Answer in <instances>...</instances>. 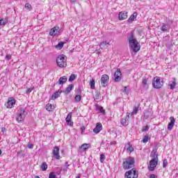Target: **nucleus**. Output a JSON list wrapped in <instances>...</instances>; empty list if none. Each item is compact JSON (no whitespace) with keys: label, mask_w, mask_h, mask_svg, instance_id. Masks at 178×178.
Returning <instances> with one entry per match:
<instances>
[{"label":"nucleus","mask_w":178,"mask_h":178,"mask_svg":"<svg viewBox=\"0 0 178 178\" xmlns=\"http://www.w3.org/2000/svg\"><path fill=\"white\" fill-rule=\"evenodd\" d=\"M128 41L129 42L130 49H132L134 52H138L140 45H138V41L134 38V35L133 33L128 38Z\"/></svg>","instance_id":"obj_1"},{"label":"nucleus","mask_w":178,"mask_h":178,"mask_svg":"<svg viewBox=\"0 0 178 178\" xmlns=\"http://www.w3.org/2000/svg\"><path fill=\"white\" fill-rule=\"evenodd\" d=\"M135 160L133 157H129L128 159L123 161L122 167L123 169H131L134 166Z\"/></svg>","instance_id":"obj_2"},{"label":"nucleus","mask_w":178,"mask_h":178,"mask_svg":"<svg viewBox=\"0 0 178 178\" xmlns=\"http://www.w3.org/2000/svg\"><path fill=\"white\" fill-rule=\"evenodd\" d=\"M152 86L154 88H162L163 86V79L159 76H155L153 79Z\"/></svg>","instance_id":"obj_3"},{"label":"nucleus","mask_w":178,"mask_h":178,"mask_svg":"<svg viewBox=\"0 0 178 178\" xmlns=\"http://www.w3.org/2000/svg\"><path fill=\"white\" fill-rule=\"evenodd\" d=\"M24 119H26V111L23 108H21L16 113V120L20 123V122H23Z\"/></svg>","instance_id":"obj_4"},{"label":"nucleus","mask_w":178,"mask_h":178,"mask_svg":"<svg viewBox=\"0 0 178 178\" xmlns=\"http://www.w3.org/2000/svg\"><path fill=\"white\" fill-rule=\"evenodd\" d=\"M56 63L59 67H66V60L63 55H60L56 58Z\"/></svg>","instance_id":"obj_5"},{"label":"nucleus","mask_w":178,"mask_h":178,"mask_svg":"<svg viewBox=\"0 0 178 178\" xmlns=\"http://www.w3.org/2000/svg\"><path fill=\"white\" fill-rule=\"evenodd\" d=\"M125 177L127 178H137L138 177V173L136 171L134 168L125 172Z\"/></svg>","instance_id":"obj_6"},{"label":"nucleus","mask_w":178,"mask_h":178,"mask_svg":"<svg viewBox=\"0 0 178 178\" xmlns=\"http://www.w3.org/2000/svg\"><path fill=\"white\" fill-rule=\"evenodd\" d=\"M108 83H109V76H108V74L102 75L101 77V84L102 87H106V86H108Z\"/></svg>","instance_id":"obj_7"},{"label":"nucleus","mask_w":178,"mask_h":178,"mask_svg":"<svg viewBox=\"0 0 178 178\" xmlns=\"http://www.w3.org/2000/svg\"><path fill=\"white\" fill-rule=\"evenodd\" d=\"M61 33L62 31L60 30V28H59V26H54L50 30L49 35L55 36L58 34H60Z\"/></svg>","instance_id":"obj_8"},{"label":"nucleus","mask_w":178,"mask_h":178,"mask_svg":"<svg viewBox=\"0 0 178 178\" xmlns=\"http://www.w3.org/2000/svg\"><path fill=\"white\" fill-rule=\"evenodd\" d=\"M16 104V100L13 97H9L7 104H6V108L9 109H12L13 108V105Z\"/></svg>","instance_id":"obj_9"},{"label":"nucleus","mask_w":178,"mask_h":178,"mask_svg":"<svg viewBox=\"0 0 178 178\" xmlns=\"http://www.w3.org/2000/svg\"><path fill=\"white\" fill-rule=\"evenodd\" d=\"M114 81L115 83H119L120 80H122V72H120V70L118 69L117 72L114 73Z\"/></svg>","instance_id":"obj_10"},{"label":"nucleus","mask_w":178,"mask_h":178,"mask_svg":"<svg viewBox=\"0 0 178 178\" xmlns=\"http://www.w3.org/2000/svg\"><path fill=\"white\" fill-rule=\"evenodd\" d=\"M170 24H172L171 21L167 24L163 23L162 26L160 27V30L163 31V33H166V31H168L169 29H170Z\"/></svg>","instance_id":"obj_11"},{"label":"nucleus","mask_w":178,"mask_h":178,"mask_svg":"<svg viewBox=\"0 0 178 178\" xmlns=\"http://www.w3.org/2000/svg\"><path fill=\"white\" fill-rule=\"evenodd\" d=\"M158 165V161L156 160H151L149 161V170L150 172H153V170H155V168H156V165Z\"/></svg>","instance_id":"obj_12"},{"label":"nucleus","mask_w":178,"mask_h":178,"mask_svg":"<svg viewBox=\"0 0 178 178\" xmlns=\"http://www.w3.org/2000/svg\"><path fill=\"white\" fill-rule=\"evenodd\" d=\"M88 148H91V145L90 143H83L79 147L81 152H86Z\"/></svg>","instance_id":"obj_13"},{"label":"nucleus","mask_w":178,"mask_h":178,"mask_svg":"<svg viewBox=\"0 0 178 178\" xmlns=\"http://www.w3.org/2000/svg\"><path fill=\"white\" fill-rule=\"evenodd\" d=\"M53 154L56 159H60V156L59 155V147L58 146L54 147L53 149Z\"/></svg>","instance_id":"obj_14"},{"label":"nucleus","mask_w":178,"mask_h":178,"mask_svg":"<svg viewBox=\"0 0 178 178\" xmlns=\"http://www.w3.org/2000/svg\"><path fill=\"white\" fill-rule=\"evenodd\" d=\"M63 91L61 90H58V91L55 92L52 95L50 99L52 101L56 99V98H59L60 97V95L62 94Z\"/></svg>","instance_id":"obj_15"},{"label":"nucleus","mask_w":178,"mask_h":178,"mask_svg":"<svg viewBox=\"0 0 178 178\" xmlns=\"http://www.w3.org/2000/svg\"><path fill=\"white\" fill-rule=\"evenodd\" d=\"M119 20H126L127 19V12L122 11L119 13L118 15Z\"/></svg>","instance_id":"obj_16"},{"label":"nucleus","mask_w":178,"mask_h":178,"mask_svg":"<svg viewBox=\"0 0 178 178\" xmlns=\"http://www.w3.org/2000/svg\"><path fill=\"white\" fill-rule=\"evenodd\" d=\"M67 81V76H63L60 77L58 81L57 82L60 86H63L65 83Z\"/></svg>","instance_id":"obj_17"},{"label":"nucleus","mask_w":178,"mask_h":178,"mask_svg":"<svg viewBox=\"0 0 178 178\" xmlns=\"http://www.w3.org/2000/svg\"><path fill=\"white\" fill-rule=\"evenodd\" d=\"M170 122L168 125V130H172L173 129V126H175V118L170 117Z\"/></svg>","instance_id":"obj_18"},{"label":"nucleus","mask_w":178,"mask_h":178,"mask_svg":"<svg viewBox=\"0 0 178 178\" xmlns=\"http://www.w3.org/2000/svg\"><path fill=\"white\" fill-rule=\"evenodd\" d=\"M101 130H102V124L97 123L95 128L93 129V131L96 134H98V133H99V131H101Z\"/></svg>","instance_id":"obj_19"},{"label":"nucleus","mask_w":178,"mask_h":178,"mask_svg":"<svg viewBox=\"0 0 178 178\" xmlns=\"http://www.w3.org/2000/svg\"><path fill=\"white\" fill-rule=\"evenodd\" d=\"M108 47H109V42L104 41L99 44V47L101 49H106Z\"/></svg>","instance_id":"obj_20"},{"label":"nucleus","mask_w":178,"mask_h":178,"mask_svg":"<svg viewBox=\"0 0 178 178\" xmlns=\"http://www.w3.org/2000/svg\"><path fill=\"white\" fill-rule=\"evenodd\" d=\"M150 156H152V158H153V159L152 161H158V153H156V152H155V150H153L151 152Z\"/></svg>","instance_id":"obj_21"},{"label":"nucleus","mask_w":178,"mask_h":178,"mask_svg":"<svg viewBox=\"0 0 178 178\" xmlns=\"http://www.w3.org/2000/svg\"><path fill=\"white\" fill-rule=\"evenodd\" d=\"M67 124H72V113H68L65 118Z\"/></svg>","instance_id":"obj_22"},{"label":"nucleus","mask_w":178,"mask_h":178,"mask_svg":"<svg viewBox=\"0 0 178 178\" xmlns=\"http://www.w3.org/2000/svg\"><path fill=\"white\" fill-rule=\"evenodd\" d=\"M142 84L143 86V88H145V90H148V79H143L142 81Z\"/></svg>","instance_id":"obj_23"},{"label":"nucleus","mask_w":178,"mask_h":178,"mask_svg":"<svg viewBox=\"0 0 178 178\" xmlns=\"http://www.w3.org/2000/svg\"><path fill=\"white\" fill-rule=\"evenodd\" d=\"M73 87H74L73 84L69 85V86L66 88L65 90L64 91L65 94L67 95L72 91V89L73 88Z\"/></svg>","instance_id":"obj_24"},{"label":"nucleus","mask_w":178,"mask_h":178,"mask_svg":"<svg viewBox=\"0 0 178 178\" xmlns=\"http://www.w3.org/2000/svg\"><path fill=\"white\" fill-rule=\"evenodd\" d=\"M136 17H137V13H134V14L131 15L129 18L128 22H134V19H136Z\"/></svg>","instance_id":"obj_25"},{"label":"nucleus","mask_w":178,"mask_h":178,"mask_svg":"<svg viewBox=\"0 0 178 178\" xmlns=\"http://www.w3.org/2000/svg\"><path fill=\"white\" fill-rule=\"evenodd\" d=\"M46 109L47 111H48L49 112H52V111H54V107H52V104H47L46 105Z\"/></svg>","instance_id":"obj_26"},{"label":"nucleus","mask_w":178,"mask_h":178,"mask_svg":"<svg viewBox=\"0 0 178 178\" xmlns=\"http://www.w3.org/2000/svg\"><path fill=\"white\" fill-rule=\"evenodd\" d=\"M63 45H65V42H60L57 45H56V48L57 49H62V48H63Z\"/></svg>","instance_id":"obj_27"},{"label":"nucleus","mask_w":178,"mask_h":178,"mask_svg":"<svg viewBox=\"0 0 178 178\" xmlns=\"http://www.w3.org/2000/svg\"><path fill=\"white\" fill-rule=\"evenodd\" d=\"M76 74H72L68 79V81H70V83H72V81H74V80H76Z\"/></svg>","instance_id":"obj_28"},{"label":"nucleus","mask_w":178,"mask_h":178,"mask_svg":"<svg viewBox=\"0 0 178 178\" xmlns=\"http://www.w3.org/2000/svg\"><path fill=\"white\" fill-rule=\"evenodd\" d=\"M41 169L43 172H45V170L48 169V165L47 164V163L44 162L42 164Z\"/></svg>","instance_id":"obj_29"},{"label":"nucleus","mask_w":178,"mask_h":178,"mask_svg":"<svg viewBox=\"0 0 178 178\" xmlns=\"http://www.w3.org/2000/svg\"><path fill=\"white\" fill-rule=\"evenodd\" d=\"M90 88L92 90L95 89V81L94 79H92L90 82Z\"/></svg>","instance_id":"obj_30"},{"label":"nucleus","mask_w":178,"mask_h":178,"mask_svg":"<svg viewBox=\"0 0 178 178\" xmlns=\"http://www.w3.org/2000/svg\"><path fill=\"white\" fill-rule=\"evenodd\" d=\"M97 111H99L100 113L105 115V110H104V107L101 106H97Z\"/></svg>","instance_id":"obj_31"},{"label":"nucleus","mask_w":178,"mask_h":178,"mask_svg":"<svg viewBox=\"0 0 178 178\" xmlns=\"http://www.w3.org/2000/svg\"><path fill=\"white\" fill-rule=\"evenodd\" d=\"M121 124L122 126H127V124H129V122H127V120L126 118H122L121 120Z\"/></svg>","instance_id":"obj_32"},{"label":"nucleus","mask_w":178,"mask_h":178,"mask_svg":"<svg viewBox=\"0 0 178 178\" xmlns=\"http://www.w3.org/2000/svg\"><path fill=\"white\" fill-rule=\"evenodd\" d=\"M99 92H98V90L95 91V95L94 96V99L95 101H97V99H99Z\"/></svg>","instance_id":"obj_33"},{"label":"nucleus","mask_w":178,"mask_h":178,"mask_svg":"<svg viewBox=\"0 0 178 178\" xmlns=\"http://www.w3.org/2000/svg\"><path fill=\"white\" fill-rule=\"evenodd\" d=\"M75 102H80L81 101V96L80 95H76L74 97Z\"/></svg>","instance_id":"obj_34"},{"label":"nucleus","mask_w":178,"mask_h":178,"mask_svg":"<svg viewBox=\"0 0 178 178\" xmlns=\"http://www.w3.org/2000/svg\"><path fill=\"white\" fill-rule=\"evenodd\" d=\"M176 84H177L176 83V81H172V83L170 84V90H173L175 88V87H176Z\"/></svg>","instance_id":"obj_35"},{"label":"nucleus","mask_w":178,"mask_h":178,"mask_svg":"<svg viewBox=\"0 0 178 178\" xmlns=\"http://www.w3.org/2000/svg\"><path fill=\"white\" fill-rule=\"evenodd\" d=\"M129 147L127 148V151L128 152H133L134 151V148L132 146H130V143L128 144Z\"/></svg>","instance_id":"obj_36"},{"label":"nucleus","mask_w":178,"mask_h":178,"mask_svg":"<svg viewBox=\"0 0 178 178\" xmlns=\"http://www.w3.org/2000/svg\"><path fill=\"white\" fill-rule=\"evenodd\" d=\"M150 115H151V113L149 111H146L144 113V118L145 119H148V118H149Z\"/></svg>","instance_id":"obj_37"},{"label":"nucleus","mask_w":178,"mask_h":178,"mask_svg":"<svg viewBox=\"0 0 178 178\" xmlns=\"http://www.w3.org/2000/svg\"><path fill=\"white\" fill-rule=\"evenodd\" d=\"M148 138H149V136H145L143 139L142 140V143H144L145 144L148 143Z\"/></svg>","instance_id":"obj_38"},{"label":"nucleus","mask_w":178,"mask_h":178,"mask_svg":"<svg viewBox=\"0 0 178 178\" xmlns=\"http://www.w3.org/2000/svg\"><path fill=\"white\" fill-rule=\"evenodd\" d=\"M6 23H7L6 20L3 19H0V26H6Z\"/></svg>","instance_id":"obj_39"},{"label":"nucleus","mask_w":178,"mask_h":178,"mask_svg":"<svg viewBox=\"0 0 178 178\" xmlns=\"http://www.w3.org/2000/svg\"><path fill=\"white\" fill-rule=\"evenodd\" d=\"M104 161H105V155L100 154V162H101V163H104Z\"/></svg>","instance_id":"obj_40"},{"label":"nucleus","mask_w":178,"mask_h":178,"mask_svg":"<svg viewBox=\"0 0 178 178\" xmlns=\"http://www.w3.org/2000/svg\"><path fill=\"white\" fill-rule=\"evenodd\" d=\"M49 178H56V175L55 172H50L49 175Z\"/></svg>","instance_id":"obj_41"},{"label":"nucleus","mask_w":178,"mask_h":178,"mask_svg":"<svg viewBox=\"0 0 178 178\" xmlns=\"http://www.w3.org/2000/svg\"><path fill=\"white\" fill-rule=\"evenodd\" d=\"M25 8H26V9H29V10H31V4L26 3L25 4Z\"/></svg>","instance_id":"obj_42"},{"label":"nucleus","mask_w":178,"mask_h":178,"mask_svg":"<svg viewBox=\"0 0 178 178\" xmlns=\"http://www.w3.org/2000/svg\"><path fill=\"white\" fill-rule=\"evenodd\" d=\"M166 166H168V159H164L163 168H166Z\"/></svg>","instance_id":"obj_43"},{"label":"nucleus","mask_w":178,"mask_h":178,"mask_svg":"<svg viewBox=\"0 0 178 178\" xmlns=\"http://www.w3.org/2000/svg\"><path fill=\"white\" fill-rule=\"evenodd\" d=\"M6 60H10V59H12V55H10V54H7V55L6 56Z\"/></svg>","instance_id":"obj_44"},{"label":"nucleus","mask_w":178,"mask_h":178,"mask_svg":"<svg viewBox=\"0 0 178 178\" xmlns=\"http://www.w3.org/2000/svg\"><path fill=\"white\" fill-rule=\"evenodd\" d=\"M148 129H149L148 126H145L143 127L142 131H147Z\"/></svg>","instance_id":"obj_45"},{"label":"nucleus","mask_w":178,"mask_h":178,"mask_svg":"<svg viewBox=\"0 0 178 178\" xmlns=\"http://www.w3.org/2000/svg\"><path fill=\"white\" fill-rule=\"evenodd\" d=\"M70 165L67 162H65V168L63 170H67V168H69Z\"/></svg>","instance_id":"obj_46"},{"label":"nucleus","mask_w":178,"mask_h":178,"mask_svg":"<svg viewBox=\"0 0 178 178\" xmlns=\"http://www.w3.org/2000/svg\"><path fill=\"white\" fill-rule=\"evenodd\" d=\"M137 112H138V107H135L133 113H137Z\"/></svg>","instance_id":"obj_47"},{"label":"nucleus","mask_w":178,"mask_h":178,"mask_svg":"<svg viewBox=\"0 0 178 178\" xmlns=\"http://www.w3.org/2000/svg\"><path fill=\"white\" fill-rule=\"evenodd\" d=\"M31 91H33V88H28L26 90V94H30V92H31Z\"/></svg>","instance_id":"obj_48"},{"label":"nucleus","mask_w":178,"mask_h":178,"mask_svg":"<svg viewBox=\"0 0 178 178\" xmlns=\"http://www.w3.org/2000/svg\"><path fill=\"white\" fill-rule=\"evenodd\" d=\"M149 178H158V177L154 174L150 175Z\"/></svg>","instance_id":"obj_49"},{"label":"nucleus","mask_w":178,"mask_h":178,"mask_svg":"<svg viewBox=\"0 0 178 178\" xmlns=\"http://www.w3.org/2000/svg\"><path fill=\"white\" fill-rule=\"evenodd\" d=\"M122 92H126L127 91V87L124 86V88L122 90Z\"/></svg>","instance_id":"obj_50"},{"label":"nucleus","mask_w":178,"mask_h":178,"mask_svg":"<svg viewBox=\"0 0 178 178\" xmlns=\"http://www.w3.org/2000/svg\"><path fill=\"white\" fill-rule=\"evenodd\" d=\"M33 144L28 145V148H29V149H31L33 148Z\"/></svg>","instance_id":"obj_51"},{"label":"nucleus","mask_w":178,"mask_h":178,"mask_svg":"<svg viewBox=\"0 0 178 178\" xmlns=\"http://www.w3.org/2000/svg\"><path fill=\"white\" fill-rule=\"evenodd\" d=\"M76 92H77V94H80V93L81 92V89L78 88V89L76 90Z\"/></svg>","instance_id":"obj_52"},{"label":"nucleus","mask_w":178,"mask_h":178,"mask_svg":"<svg viewBox=\"0 0 178 178\" xmlns=\"http://www.w3.org/2000/svg\"><path fill=\"white\" fill-rule=\"evenodd\" d=\"M81 130L82 131H84V130H86V127H81Z\"/></svg>","instance_id":"obj_53"},{"label":"nucleus","mask_w":178,"mask_h":178,"mask_svg":"<svg viewBox=\"0 0 178 178\" xmlns=\"http://www.w3.org/2000/svg\"><path fill=\"white\" fill-rule=\"evenodd\" d=\"M22 154V151H19L17 154V156H19Z\"/></svg>","instance_id":"obj_54"},{"label":"nucleus","mask_w":178,"mask_h":178,"mask_svg":"<svg viewBox=\"0 0 178 178\" xmlns=\"http://www.w3.org/2000/svg\"><path fill=\"white\" fill-rule=\"evenodd\" d=\"M81 174H79L76 178H81Z\"/></svg>","instance_id":"obj_55"},{"label":"nucleus","mask_w":178,"mask_h":178,"mask_svg":"<svg viewBox=\"0 0 178 178\" xmlns=\"http://www.w3.org/2000/svg\"><path fill=\"white\" fill-rule=\"evenodd\" d=\"M70 2L74 3V2H76V1H77V0H70Z\"/></svg>","instance_id":"obj_56"},{"label":"nucleus","mask_w":178,"mask_h":178,"mask_svg":"<svg viewBox=\"0 0 178 178\" xmlns=\"http://www.w3.org/2000/svg\"><path fill=\"white\" fill-rule=\"evenodd\" d=\"M2 155V150L0 149V156Z\"/></svg>","instance_id":"obj_57"},{"label":"nucleus","mask_w":178,"mask_h":178,"mask_svg":"<svg viewBox=\"0 0 178 178\" xmlns=\"http://www.w3.org/2000/svg\"><path fill=\"white\" fill-rule=\"evenodd\" d=\"M35 178H40V176L36 175V176L35 177Z\"/></svg>","instance_id":"obj_58"}]
</instances>
